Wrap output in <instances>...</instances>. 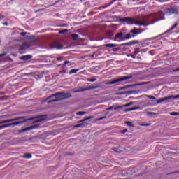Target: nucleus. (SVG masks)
<instances>
[{"mask_svg": "<svg viewBox=\"0 0 179 179\" xmlns=\"http://www.w3.org/2000/svg\"><path fill=\"white\" fill-rule=\"evenodd\" d=\"M154 20L155 21L154 22H151L152 20ZM163 20H164V13L162 11H159L158 13H151L150 15L145 16L142 20L134 22V24L136 26H143L144 27H148L149 24H153V23H156V22Z\"/></svg>", "mask_w": 179, "mask_h": 179, "instance_id": "f257e3e1", "label": "nucleus"}, {"mask_svg": "<svg viewBox=\"0 0 179 179\" xmlns=\"http://www.w3.org/2000/svg\"><path fill=\"white\" fill-rule=\"evenodd\" d=\"M173 100H176V96L171 95L169 96H166V97L162 98L159 100H157L156 103H152L150 102H148V105L150 107H155V106H156L157 104H160L161 103H171V101H173Z\"/></svg>", "mask_w": 179, "mask_h": 179, "instance_id": "f03ea898", "label": "nucleus"}, {"mask_svg": "<svg viewBox=\"0 0 179 179\" xmlns=\"http://www.w3.org/2000/svg\"><path fill=\"white\" fill-rule=\"evenodd\" d=\"M136 43L134 42H127L122 44H114V43H108L103 45L104 47L108 48H114L115 47H125V45L131 46V45H135Z\"/></svg>", "mask_w": 179, "mask_h": 179, "instance_id": "7ed1b4c3", "label": "nucleus"}, {"mask_svg": "<svg viewBox=\"0 0 179 179\" xmlns=\"http://www.w3.org/2000/svg\"><path fill=\"white\" fill-rule=\"evenodd\" d=\"M93 118H94V116H90L87 118H85L83 120L78 121L79 124H76L74 126V128H83V127H86V125H89V123H86V121H87V120H92Z\"/></svg>", "mask_w": 179, "mask_h": 179, "instance_id": "20e7f679", "label": "nucleus"}, {"mask_svg": "<svg viewBox=\"0 0 179 179\" xmlns=\"http://www.w3.org/2000/svg\"><path fill=\"white\" fill-rule=\"evenodd\" d=\"M131 78H132V76H123L121 78L108 82L106 83V85H115V83H118L119 82H124V80H128V79H131Z\"/></svg>", "mask_w": 179, "mask_h": 179, "instance_id": "39448f33", "label": "nucleus"}, {"mask_svg": "<svg viewBox=\"0 0 179 179\" xmlns=\"http://www.w3.org/2000/svg\"><path fill=\"white\" fill-rule=\"evenodd\" d=\"M31 120H33V118L24 119V120H22V121L10 123L8 124V125H10V127L20 125V124H24V122H27V121H31Z\"/></svg>", "mask_w": 179, "mask_h": 179, "instance_id": "423d86ee", "label": "nucleus"}, {"mask_svg": "<svg viewBox=\"0 0 179 179\" xmlns=\"http://www.w3.org/2000/svg\"><path fill=\"white\" fill-rule=\"evenodd\" d=\"M50 48H56V50H62V48H64V45L58 43V42H52L50 44Z\"/></svg>", "mask_w": 179, "mask_h": 179, "instance_id": "0eeeda50", "label": "nucleus"}, {"mask_svg": "<svg viewBox=\"0 0 179 179\" xmlns=\"http://www.w3.org/2000/svg\"><path fill=\"white\" fill-rule=\"evenodd\" d=\"M38 127H40V125H38V124L28 127L24 129L20 130V133L22 134L23 132H27V131H33V129H36V128H38Z\"/></svg>", "mask_w": 179, "mask_h": 179, "instance_id": "6e6552de", "label": "nucleus"}, {"mask_svg": "<svg viewBox=\"0 0 179 179\" xmlns=\"http://www.w3.org/2000/svg\"><path fill=\"white\" fill-rule=\"evenodd\" d=\"M168 12L169 15H178V8L177 7H171L168 9Z\"/></svg>", "mask_w": 179, "mask_h": 179, "instance_id": "1a4fd4ad", "label": "nucleus"}, {"mask_svg": "<svg viewBox=\"0 0 179 179\" xmlns=\"http://www.w3.org/2000/svg\"><path fill=\"white\" fill-rule=\"evenodd\" d=\"M47 115L38 116L37 119L33 122L34 124H37L38 122H41L42 121H45Z\"/></svg>", "mask_w": 179, "mask_h": 179, "instance_id": "9d476101", "label": "nucleus"}, {"mask_svg": "<svg viewBox=\"0 0 179 179\" xmlns=\"http://www.w3.org/2000/svg\"><path fill=\"white\" fill-rule=\"evenodd\" d=\"M178 26V22L175 23L173 26H172L169 29H168L166 31L162 34V35L164 36V34H167L170 33V31H171L172 30H174Z\"/></svg>", "mask_w": 179, "mask_h": 179, "instance_id": "9b49d317", "label": "nucleus"}, {"mask_svg": "<svg viewBox=\"0 0 179 179\" xmlns=\"http://www.w3.org/2000/svg\"><path fill=\"white\" fill-rule=\"evenodd\" d=\"M27 48V45L26 44H22L20 48V54H26Z\"/></svg>", "mask_w": 179, "mask_h": 179, "instance_id": "f8f14e48", "label": "nucleus"}, {"mask_svg": "<svg viewBox=\"0 0 179 179\" xmlns=\"http://www.w3.org/2000/svg\"><path fill=\"white\" fill-rule=\"evenodd\" d=\"M32 58H33V56H31V55H27L21 57V59L22 61H29V59H31Z\"/></svg>", "mask_w": 179, "mask_h": 179, "instance_id": "ddd939ff", "label": "nucleus"}, {"mask_svg": "<svg viewBox=\"0 0 179 179\" xmlns=\"http://www.w3.org/2000/svg\"><path fill=\"white\" fill-rule=\"evenodd\" d=\"M72 65V62L71 61H65L62 64V69H65V66H71Z\"/></svg>", "mask_w": 179, "mask_h": 179, "instance_id": "4468645a", "label": "nucleus"}, {"mask_svg": "<svg viewBox=\"0 0 179 179\" xmlns=\"http://www.w3.org/2000/svg\"><path fill=\"white\" fill-rule=\"evenodd\" d=\"M135 110H139V107H134V108H131L129 109L124 110V113H129V111H135Z\"/></svg>", "mask_w": 179, "mask_h": 179, "instance_id": "2eb2a0df", "label": "nucleus"}, {"mask_svg": "<svg viewBox=\"0 0 179 179\" xmlns=\"http://www.w3.org/2000/svg\"><path fill=\"white\" fill-rule=\"evenodd\" d=\"M120 22H132V19L126 17L120 19Z\"/></svg>", "mask_w": 179, "mask_h": 179, "instance_id": "dca6fc26", "label": "nucleus"}, {"mask_svg": "<svg viewBox=\"0 0 179 179\" xmlns=\"http://www.w3.org/2000/svg\"><path fill=\"white\" fill-rule=\"evenodd\" d=\"M123 37H124V34H122V32L117 33L115 36L116 38H120V39L123 38Z\"/></svg>", "mask_w": 179, "mask_h": 179, "instance_id": "f3484780", "label": "nucleus"}, {"mask_svg": "<svg viewBox=\"0 0 179 179\" xmlns=\"http://www.w3.org/2000/svg\"><path fill=\"white\" fill-rule=\"evenodd\" d=\"M22 159H31V154L25 153L24 156H22Z\"/></svg>", "mask_w": 179, "mask_h": 179, "instance_id": "a211bd4d", "label": "nucleus"}, {"mask_svg": "<svg viewBox=\"0 0 179 179\" xmlns=\"http://www.w3.org/2000/svg\"><path fill=\"white\" fill-rule=\"evenodd\" d=\"M55 96H59V97H65V92H59L56 93Z\"/></svg>", "mask_w": 179, "mask_h": 179, "instance_id": "6ab92c4d", "label": "nucleus"}, {"mask_svg": "<svg viewBox=\"0 0 179 179\" xmlns=\"http://www.w3.org/2000/svg\"><path fill=\"white\" fill-rule=\"evenodd\" d=\"M78 38H79V35H78L76 34H71V38L73 40H78Z\"/></svg>", "mask_w": 179, "mask_h": 179, "instance_id": "aec40b11", "label": "nucleus"}, {"mask_svg": "<svg viewBox=\"0 0 179 179\" xmlns=\"http://www.w3.org/2000/svg\"><path fill=\"white\" fill-rule=\"evenodd\" d=\"M113 150L116 153H121V148H113Z\"/></svg>", "mask_w": 179, "mask_h": 179, "instance_id": "412c9836", "label": "nucleus"}, {"mask_svg": "<svg viewBox=\"0 0 179 179\" xmlns=\"http://www.w3.org/2000/svg\"><path fill=\"white\" fill-rule=\"evenodd\" d=\"M130 33H132L133 34H139V32H138V29L134 28L133 30L130 31Z\"/></svg>", "mask_w": 179, "mask_h": 179, "instance_id": "4be33fe9", "label": "nucleus"}, {"mask_svg": "<svg viewBox=\"0 0 179 179\" xmlns=\"http://www.w3.org/2000/svg\"><path fill=\"white\" fill-rule=\"evenodd\" d=\"M80 69H72L71 71H70L69 72V75H73V73H76V72H79Z\"/></svg>", "mask_w": 179, "mask_h": 179, "instance_id": "5701e85b", "label": "nucleus"}, {"mask_svg": "<svg viewBox=\"0 0 179 179\" xmlns=\"http://www.w3.org/2000/svg\"><path fill=\"white\" fill-rule=\"evenodd\" d=\"M24 118H26L24 116H22V117H15V118H13V120H14V121H20V120H25Z\"/></svg>", "mask_w": 179, "mask_h": 179, "instance_id": "b1692460", "label": "nucleus"}, {"mask_svg": "<svg viewBox=\"0 0 179 179\" xmlns=\"http://www.w3.org/2000/svg\"><path fill=\"white\" fill-rule=\"evenodd\" d=\"M8 127H10V124H7L1 125V126H0V130L5 129V128H8Z\"/></svg>", "mask_w": 179, "mask_h": 179, "instance_id": "393cba45", "label": "nucleus"}, {"mask_svg": "<svg viewBox=\"0 0 179 179\" xmlns=\"http://www.w3.org/2000/svg\"><path fill=\"white\" fill-rule=\"evenodd\" d=\"M170 115H172L173 117H177L178 115H179V113L178 112H171L170 113Z\"/></svg>", "mask_w": 179, "mask_h": 179, "instance_id": "a878e982", "label": "nucleus"}, {"mask_svg": "<svg viewBox=\"0 0 179 179\" xmlns=\"http://www.w3.org/2000/svg\"><path fill=\"white\" fill-rule=\"evenodd\" d=\"M15 122V120H13V119H8V120H4L5 124H8L9 122Z\"/></svg>", "mask_w": 179, "mask_h": 179, "instance_id": "bb28decb", "label": "nucleus"}, {"mask_svg": "<svg viewBox=\"0 0 179 179\" xmlns=\"http://www.w3.org/2000/svg\"><path fill=\"white\" fill-rule=\"evenodd\" d=\"M87 90H92L90 89V87H88V88L77 90L76 92H87Z\"/></svg>", "mask_w": 179, "mask_h": 179, "instance_id": "cd10ccee", "label": "nucleus"}, {"mask_svg": "<svg viewBox=\"0 0 179 179\" xmlns=\"http://www.w3.org/2000/svg\"><path fill=\"white\" fill-rule=\"evenodd\" d=\"M125 124L127 125V127H134V124L130 121H126Z\"/></svg>", "mask_w": 179, "mask_h": 179, "instance_id": "c85d7f7f", "label": "nucleus"}, {"mask_svg": "<svg viewBox=\"0 0 179 179\" xmlns=\"http://www.w3.org/2000/svg\"><path fill=\"white\" fill-rule=\"evenodd\" d=\"M142 85H149V82H142L141 83L136 84V86H142Z\"/></svg>", "mask_w": 179, "mask_h": 179, "instance_id": "c756f323", "label": "nucleus"}, {"mask_svg": "<svg viewBox=\"0 0 179 179\" xmlns=\"http://www.w3.org/2000/svg\"><path fill=\"white\" fill-rule=\"evenodd\" d=\"M124 105H122V106H117V107H115L114 108V110H122V108H124Z\"/></svg>", "mask_w": 179, "mask_h": 179, "instance_id": "7c9ffc66", "label": "nucleus"}, {"mask_svg": "<svg viewBox=\"0 0 179 179\" xmlns=\"http://www.w3.org/2000/svg\"><path fill=\"white\" fill-rule=\"evenodd\" d=\"M99 87H100V85H96V86L90 87V89L91 90H94V89H99Z\"/></svg>", "mask_w": 179, "mask_h": 179, "instance_id": "2f4dec72", "label": "nucleus"}, {"mask_svg": "<svg viewBox=\"0 0 179 179\" xmlns=\"http://www.w3.org/2000/svg\"><path fill=\"white\" fill-rule=\"evenodd\" d=\"M57 60L59 61V62H61V61H64L65 58L64 57H57Z\"/></svg>", "mask_w": 179, "mask_h": 179, "instance_id": "473e14b6", "label": "nucleus"}, {"mask_svg": "<svg viewBox=\"0 0 179 179\" xmlns=\"http://www.w3.org/2000/svg\"><path fill=\"white\" fill-rule=\"evenodd\" d=\"M134 104V102H130L129 103L123 105V107H130V106H132Z\"/></svg>", "mask_w": 179, "mask_h": 179, "instance_id": "72a5a7b5", "label": "nucleus"}, {"mask_svg": "<svg viewBox=\"0 0 179 179\" xmlns=\"http://www.w3.org/2000/svg\"><path fill=\"white\" fill-rule=\"evenodd\" d=\"M106 118H107V116H103L98 119H96V121H102V120H106Z\"/></svg>", "mask_w": 179, "mask_h": 179, "instance_id": "f704fd0d", "label": "nucleus"}, {"mask_svg": "<svg viewBox=\"0 0 179 179\" xmlns=\"http://www.w3.org/2000/svg\"><path fill=\"white\" fill-rule=\"evenodd\" d=\"M131 34L128 33L126 34V40H129V38H131Z\"/></svg>", "mask_w": 179, "mask_h": 179, "instance_id": "c9c22d12", "label": "nucleus"}, {"mask_svg": "<svg viewBox=\"0 0 179 179\" xmlns=\"http://www.w3.org/2000/svg\"><path fill=\"white\" fill-rule=\"evenodd\" d=\"M86 114V112H77L76 115H85Z\"/></svg>", "mask_w": 179, "mask_h": 179, "instance_id": "e433bc0d", "label": "nucleus"}, {"mask_svg": "<svg viewBox=\"0 0 179 179\" xmlns=\"http://www.w3.org/2000/svg\"><path fill=\"white\" fill-rule=\"evenodd\" d=\"M87 80V82H96V80H97V79H96V78H89Z\"/></svg>", "mask_w": 179, "mask_h": 179, "instance_id": "4c0bfd02", "label": "nucleus"}, {"mask_svg": "<svg viewBox=\"0 0 179 179\" xmlns=\"http://www.w3.org/2000/svg\"><path fill=\"white\" fill-rule=\"evenodd\" d=\"M148 99H150L151 100H156V97L152 96L150 95H147Z\"/></svg>", "mask_w": 179, "mask_h": 179, "instance_id": "58836bf2", "label": "nucleus"}, {"mask_svg": "<svg viewBox=\"0 0 179 179\" xmlns=\"http://www.w3.org/2000/svg\"><path fill=\"white\" fill-rule=\"evenodd\" d=\"M134 54V55H138V54H139V50L135 49Z\"/></svg>", "mask_w": 179, "mask_h": 179, "instance_id": "ea45409f", "label": "nucleus"}, {"mask_svg": "<svg viewBox=\"0 0 179 179\" xmlns=\"http://www.w3.org/2000/svg\"><path fill=\"white\" fill-rule=\"evenodd\" d=\"M55 101H59V99H53L49 101V103H55Z\"/></svg>", "mask_w": 179, "mask_h": 179, "instance_id": "a19ab883", "label": "nucleus"}, {"mask_svg": "<svg viewBox=\"0 0 179 179\" xmlns=\"http://www.w3.org/2000/svg\"><path fill=\"white\" fill-rule=\"evenodd\" d=\"M114 108H115V107H114V106H110V107L106 109V110H107V111H110V110H114Z\"/></svg>", "mask_w": 179, "mask_h": 179, "instance_id": "79ce46f5", "label": "nucleus"}, {"mask_svg": "<svg viewBox=\"0 0 179 179\" xmlns=\"http://www.w3.org/2000/svg\"><path fill=\"white\" fill-rule=\"evenodd\" d=\"M7 55H8V52H4L3 54H0V58H2V57H5Z\"/></svg>", "mask_w": 179, "mask_h": 179, "instance_id": "37998d69", "label": "nucleus"}, {"mask_svg": "<svg viewBox=\"0 0 179 179\" xmlns=\"http://www.w3.org/2000/svg\"><path fill=\"white\" fill-rule=\"evenodd\" d=\"M46 8H50V6H48L47 7H45L44 8L39 9L36 12H42V10H44V9H45Z\"/></svg>", "mask_w": 179, "mask_h": 179, "instance_id": "c03bdc74", "label": "nucleus"}, {"mask_svg": "<svg viewBox=\"0 0 179 179\" xmlns=\"http://www.w3.org/2000/svg\"><path fill=\"white\" fill-rule=\"evenodd\" d=\"M120 48H115L113 49V51H114L115 52H117V51H120Z\"/></svg>", "mask_w": 179, "mask_h": 179, "instance_id": "a18cd8bd", "label": "nucleus"}, {"mask_svg": "<svg viewBox=\"0 0 179 179\" xmlns=\"http://www.w3.org/2000/svg\"><path fill=\"white\" fill-rule=\"evenodd\" d=\"M148 115H155L156 113L154 112H148Z\"/></svg>", "mask_w": 179, "mask_h": 179, "instance_id": "49530a36", "label": "nucleus"}, {"mask_svg": "<svg viewBox=\"0 0 179 179\" xmlns=\"http://www.w3.org/2000/svg\"><path fill=\"white\" fill-rule=\"evenodd\" d=\"M66 31H68V29H65L64 31H60L59 34H64V33H66Z\"/></svg>", "mask_w": 179, "mask_h": 179, "instance_id": "de8ad7c7", "label": "nucleus"}, {"mask_svg": "<svg viewBox=\"0 0 179 179\" xmlns=\"http://www.w3.org/2000/svg\"><path fill=\"white\" fill-rule=\"evenodd\" d=\"M26 34H27V33H26V32H21L20 33V36H26Z\"/></svg>", "mask_w": 179, "mask_h": 179, "instance_id": "09e8293b", "label": "nucleus"}, {"mask_svg": "<svg viewBox=\"0 0 179 179\" xmlns=\"http://www.w3.org/2000/svg\"><path fill=\"white\" fill-rule=\"evenodd\" d=\"M149 125H150V124H143L141 127H149Z\"/></svg>", "mask_w": 179, "mask_h": 179, "instance_id": "8fccbe9b", "label": "nucleus"}, {"mask_svg": "<svg viewBox=\"0 0 179 179\" xmlns=\"http://www.w3.org/2000/svg\"><path fill=\"white\" fill-rule=\"evenodd\" d=\"M55 96H57V95H55V94H53L50 96H49L48 99H51V98L55 97Z\"/></svg>", "mask_w": 179, "mask_h": 179, "instance_id": "3c124183", "label": "nucleus"}, {"mask_svg": "<svg viewBox=\"0 0 179 179\" xmlns=\"http://www.w3.org/2000/svg\"><path fill=\"white\" fill-rule=\"evenodd\" d=\"M69 97H72V95H69V96H64V99H69Z\"/></svg>", "mask_w": 179, "mask_h": 179, "instance_id": "603ef678", "label": "nucleus"}, {"mask_svg": "<svg viewBox=\"0 0 179 179\" xmlns=\"http://www.w3.org/2000/svg\"><path fill=\"white\" fill-rule=\"evenodd\" d=\"M3 26H8L9 25V24L8 22H4V23H3Z\"/></svg>", "mask_w": 179, "mask_h": 179, "instance_id": "864d4df0", "label": "nucleus"}, {"mask_svg": "<svg viewBox=\"0 0 179 179\" xmlns=\"http://www.w3.org/2000/svg\"><path fill=\"white\" fill-rule=\"evenodd\" d=\"M173 72H178L179 71V68H178V69H174V70H173Z\"/></svg>", "mask_w": 179, "mask_h": 179, "instance_id": "5fc2aeb1", "label": "nucleus"}, {"mask_svg": "<svg viewBox=\"0 0 179 179\" xmlns=\"http://www.w3.org/2000/svg\"><path fill=\"white\" fill-rule=\"evenodd\" d=\"M60 73H66V71L63 70V71H60Z\"/></svg>", "mask_w": 179, "mask_h": 179, "instance_id": "6e6d98bb", "label": "nucleus"}, {"mask_svg": "<svg viewBox=\"0 0 179 179\" xmlns=\"http://www.w3.org/2000/svg\"><path fill=\"white\" fill-rule=\"evenodd\" d=\"M2 124H5V120L0 121V125H1Z\"/></svg>", "mask_w": 179, "mask_h": 179, "instance_id": "4d7b16f0", "label": "nucleus"}, {"mask_svg": "<svg viewBox=\"0 0 179 179\" xmlns=\"http://www.w3.org/2000/svg\"><path fill=\"white\" fill-rule=\"evenodd\" d=\"M175 97H176V100H179V94H178V95L175 96Z\"/></svg>", "mask_w": 179, "mask_h": 179, "instance_id": "13d9d810", "label": "nucleus"}, {"mask_svg": "<svg viewBox=\"0 0 179 179\" xmlns=\"http://www.w3.org/2000/svg\"><path fill=\"white\" fill-rule=\"evenodd\" d=\"M130 43H136L135 44H136V43H138V41H131V42H130Z\"/></svg>", "mask_w": 179, "mask_h": 179, "instance_id": "bf43d9fd", "label": "nucleus"}, {"mask_svg": "<svg viewBox=\"0 0 179 179\" xmlns=\"http://www.w3.org/2000/svg\"><path fill=\"white\" fill-rule=\"evenodd\" d=\"M57 66L58 67L62 66V64H59V65H57Z\"/></svg>", "mask_w": 179, "mask_h": 179, "instance_id": "052dcab7", "label": "nucleus"}, {"mask_svg": "<svg viewBox=\"0 0 179 179\" xmlns=\"http://www.w3.org/2000/svg\"><path fill=\"white\" fill-rule=\"evenodd\" d=\"M127 130H123V134H125V132H127Z\"/></svg>", "mask_w": 179, "mask_h": 179, "instance_id": "680f3d73", "label": "nucleus"}, {"mask_svg": "<svg viewBox=\"0 0 179 179\" xmlns=\"http://www.w3.org/2000/svg\"><path fill=\"white\" fill-rule=\"evenodd\" d=\"M132 58H135V57H134V56H132Z\"/></svg>", "mask_w": 179, "mask_h": 179, "instance_id": "e2e57ef3", "label": "nucleus"}, {"mask_svg": "<svg viewBox=\"0 0 179 179\" xmlns=\"http://www.w3.org/2000/svg\"><path fill=\"white\" fill-rule=\"evenodd\" d=\"M0 20H1V15H0Z\"/></svg>", "mask_w": 179, "mask_h": 179, "instance_id": "0e129e2a", "label": "nucleus"}, {"mask_svg": "<svg viewBox=\"0 0 179 179\" xmlns=\"http://www.w3.org/2000/svg\"><path fill=\"white\" fill-rule=\"evenodd\" d=\"M1 41H0V44H1Z\"/></svg>", "mask_w": 179, "mask_h": 179, "instance_id": "69168bd1", "label": "nucleus"}, {"mask_svg": "<svg viewBox=\"0 0 179 179\" xmlns=\"http://www.w3.org/2000/svg\"><path fill=\"white\" fill-rule=\"evenodd\" d=\"M177 173H179V171Z\"/></svg>", "mask_w": 179, "mask_h": 179, "instance_id": "338daca9", "label": "nucleus"}]
</instances>
